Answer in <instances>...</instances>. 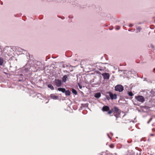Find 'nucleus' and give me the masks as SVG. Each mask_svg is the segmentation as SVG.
<instances>
[{
  "instance_id": "1",
  "label": "nucleus",
  "mask_w": 155,
  "mask_h": 155,
  "mask_svg": "<svg viewBox=\"0 0 155 155\" xmlns=\"http://www.w3.org/2000/svg\"><path fill=\"white\" fill-rule=\"evenodd\" d=\"M112 113H114V116L116 117H118L120 114V110L116 107H114L112 110H110L107 112L108 114H110Z\"/></svg>"
},
{
  "instance_id": "2",
  "label": "nucleus",
  "mask_w": 155,
  "mask_h": 155,
  "mask_svg": "<svg viewBox=\"0 0 155 155\" xmlns=\"http://www.w3.org/2000/svg\"><path fill=\"white\" fill-rule=\"evenodd\" d=\"M135 98L137 101L141 103H143L145 101V98L142 96L138 95L135 96Z\"/></svg>"
},
{
  "instance_id": "3",
  "label": "nucleus",
  "mask_w": 155,
  "mask_h": 155,
  "mask_svg": "<svg viewBox=\"0 0 155 155\" xmlns=\"http://www.w3.org/2000/svg\"><path fill=\"white\" fill-rule=\"evenodd\" d=\"M115 90L116 91L121 92L123 91L124 87L122 85L118 84L115 87Z\"/></svg>"
},
{
  "instance_id": "4",
  "label": "nucleus",
  "mask_w": 155,
  "mask_h": 155,
  "mask_svg": "<svg viewBox=\"0 0 155 155\" xmlns=\"http://www.w3.org/2000/svg\"><path fill=\"white\" fill-rule=\"evenodd\" d=\"M54 85L58 87L61 86L62 84L61 80L58 79H55L54 81Z\"/></svg>"
},
{
  "instance_id": "5",
  "label": "nucleus",
  "mask_w": 155,
  "mask_h": 155,
  "mask_svg": "<svg viewBox=\"0 0 155 155\" xmlns=\"http://www.w3.org/2000/svg\"><path fill=\"white\" fill-rule=\"evenodd\" d=\"M107 93L109 94L111 100L116 99L117 98V95L116 94H113L111 92H108Z\"/></svg>"
},
{
  "instance_id": "6",
  "label": "nucleus",
  "mask_w": 155,
  "mask_h": 155,
  "mask_svg": "<svg viewBox=\"0 0 155 155\" xmlns=\"http://www.w3.org/2000/svg\"><path fill=\"white\" fill-rule=\"evenodd\" d=\"M102 110L103 112H108L110 110V107L107 106H104L102 108Z\"/></svg>"
},
{
  "instance_id": "7",
  "label": "nucleus",
  "mask_w": 155,
  "mask_h": 155,
  "mask_svg": "<svg viewBox=\"0 0 155 155\" xmlns=\"http://www.w3.org/2000/svg\"><path fill=\"white\" fill-rule=\"evenodd\" d=\"M102 75L104 79H108L109 78L110 75L108 73H104L102 74Z\"/></svg>"
},
{
  "instance_id": "8",
  "label": "nucleus",
  "mask_w": 155,
  "mask_h": 155,
  "mask_svg": "<svg viewBox=\"0 0 155 155\" xmlns=\"http://www.w3.org/2000/svg\"><path fill=\"white\" fill-rule=\"evenodd\" d=\"M68 79V76L67 75H64L63 76L62 78V80L63 82H65L67 79Z\"/></svg>"
},
{
  "instance_id": "9",
  "label": "nucleus",
  "mask_w": 155,
  "mask_h": 155,
  "mask_svg": "<svg viewBox=\"0 0 155 155\" xmlns=\"http://www.w3.org/2000/svg\"><path fill=\"white\" fill-rule=\"evenodd\" d=\"M101 96V94L100 93H96L94 95V97L97 98H99Z\"/></svg>"
},
{
  "instance_id": "10",
  "label": "nucleus",
  "mask_w": 155,
  "mask_h": 155,
  "mask_svg": "<svg viewBox=\"0 0 155 155\" xmlns=\"http://www.w3.org/2000/svg\"><path fill=\"white\" fill-rule=\"evenodd\" d=\"M58 91H61L63 93H64L65 91V88H58Z\"/></svg>"
},
{
  "instance_id": "11",
  "label": "nucleus",
  "mask_w": 155,
  "mask_h": 155,
  "mask_svg": "<svg viewBox=\"0 0 155 155\" xmlns=\"http://www.w3.org/2000/svg\"><path fill=\"white\" fill-rule=\"evenodd\" d=\"M65 93V94L66 95H70L71 94V92L70 91L68 90L67 91H65V92H64Z\"/></svg>"
},
{
  "instance_id": "12",
  "label": "nucleus",
  "mask_w": 155,
  "mask_h": 155,
  "mask_svg": "<svg viewBox=\"0 0 155 155\" xmlns=\"http://www.w3.org/2000/svg\"><path fill=\"white\" fill-rule=\"evenodd\" d=\"M48 88L51 89V90H54V87L51 84H48Z\"/></svg>"
},
{
  "instance_id": "13",
  "label": "nucleus",
  "mask_w": 155,
  "mask_h": 155,
  "mask_svg": "<svg viewBox=\"0 0 155 155\" xmlns=\"http://www.w3.org/2000/svg\"><path fill=\"white\" fill-rule=\"evenodd\" d=\"M4 60L3 58L0 57V65H2L3 63Z\"/></svg>"
},
{
  "instance_id": "14",
  "label": "nucleus",
  "mask_w": 155,
  "mask_h": 155,
  "mask_svg": "<svg viewBox=\"0 0 155 155\" xmlns=\"http://www.w3.org/2000/svg\"><path fill=\"white\" fill-rule=\"evenodd\" d=\"M72 92L73 94L75 95H77V92L76 90L75 89H73L72 90Z\"/></svg>"
},
{
  "instance_id": "15",
  "label": "nucleus",
  "mask_w": 155,
  "mask_h": 155,
  "mask_svg": "<svg viewBox=\"0 0 155 155\" xmlns=\"http://www.w3.org/2000/svg\"><path fill=\"white\" fill-rule=\"evenodd\" d=\"M51 97L53 99H57L58 98V96L55 95H52L51 96Z\"/></svg>"
},
{
  "instance_id": "16",
  "label": "nucleus",
  "mask_w": 155,
  "mask_h": 155,
  "mask_svg": "<svg viewBox=\"0 0 155 155\" xmlns=\"http://www.w3.org/2000/svg\"><path fill=\"white\" fill-rule=\"evenodd\" d=\"M128 94L129 96H132L134 95L133 94L131 91L128 92Z\"/></svg>"
},
{
  "instance_id": "17",
  "label": "nucleus",
  "mask_w": 155,
  "mask_h": 155,
  "mask_svg": "<svg viewBox=\"0 0 155 155\" xmlns=\"http://www.w3.org/2000/svg\"><path fill=\"white\" fill-rule=\"evenodd\" d=\"M109 147L111 148H113L114 147V145L113 144H111L110 145Z\"/></svg>"
},
{
  "instance_id": "18",
  "label": "nucleus",
  "mask_w": 155,
  "mask_h": 155,
  "mask_svg": "<svg viewBox=\"0 0 155 155\" xmlns=\"http://www.w3.org/2000/svg\"><path fill=\"white\" fill-rule=\"evenodd\" d=\"M137 32L140 31V30L141 29V28L140 27H138L137 28Z\"/></svg>"
},
{
  "instance_id": "19",
  "label": "nucleus",
  "mask_w": 155,
  "mask_h": 155,
  "mask_svg": "<svg viewBox=\"0 0 155 155\" xmlns=\"http://www.w3.org/2000/svg\"><path fill=\"white\" fill-rule=\"evenodd\" d=\"M106 98L107 100H109L110 99V97L108 96H106Z\"/></svg>"
},
{
  "instance_id": "20",
  "label": "nucleus",
  "mask_w": 155,
  "mask_h": 155,
  "mask_svg": "<svg viewBox=\"0 0 155 155\" xmlns=\"http://www.w3.org/2000/svg\"><path fill=\"white\" fill-rule=\"evenodd\" d=\"M152 19L155 22V17H153Z\"/></svg>"
},
{
  "instance_id": "21",
  "label": "nucleus",
  "mask_w": 155,
  "mask_h": 155,
  "mask_svg": "<svg viewBox=\"0 0 155 155\" xmlns=\"http://www.w3.org/2000/svg\"><path fill=\"white\" fill-rule=\"evenodd\" d=\"M133 26V25L132 24H130L129 25L130 27H132Z\"/></svg>"
},
{
  "instance_id": "22",
  "label": "nucleus",
  "mask_w": 155,
  "mask_h": 155,
  "mask_svg": "<svg viewBox=\"0 0 155 155\" xmlns=\"http://www.w3.org/2000/svg\"><path fill=\"white\" fill-rule=\"evenodd\" d=\"M79 87H80V88H81V87H81V86H79Z\"/></svg>"
},
{
  "instance_id": "23",
  "label": "nucleus",
  "mask_w": 155,
  "mask_h": 155,
  "mask_svg": "<svg viewBox=\"0 0 155 155\" xmlns=\"http://www.w3.org/2000/svg\"><path fill=\"white\" fill-rule=\"evenodd\" d=\"M109 137V138H110V139H111V138H110V137Z\"/></svg>"
},
{
  "instance_id": "24",
  "label": "nucleus",
  "mask_w": 155,
  "mask_h": 155,
  "mask_svg": "<svg viewBox=\"0 0 155 155\" xmlns=\"http://www.w3.org/2000/svg\"><path fill=\"white\" fill-rule=\"evenodd\" d=\"M109 137V138H110V139H111V138H110V137Z\"/></svg>"
}]
</instances>
